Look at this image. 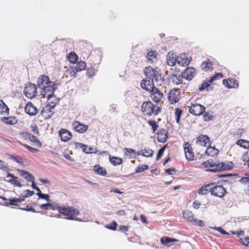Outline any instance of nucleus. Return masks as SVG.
I'll return each instance as SVG.
<instances>
[{
  "instance_id": "33",
  "label": "nucleus",
  "mask_w": 249,
  "mask_h": 249,
  "mask_svg": "<svg viewBox=\"0 0 249 249\" xmlns=\"http://www.w3.org/2000/svg\"><path fill=\"white\" fill-rule=\"evenodd\" d=\"M205 153L208 156L214 157L216 156L219 153V150L215 147L209 146L207 148Z\"/></svg>"
},
{
  "instance_id": "41",
  "label": "nucleus",
  "mask_w": 249,
  "mask_h": 249,
  "mask_svg": "<svg viewBox=\"0 0 249 249\" xmlns=\"http://www.w3.org/2000/svg\"><path fill=\"white\" fill-rule=\"evenodd\" d=\"M236 144L245 149L249 148V141L240 139L238 140L236 142Z\"/></svg>"
},
{
  "instance_id": "22",
  "label": "nucleus",
  "mask_w": 249,
  "mask_h": 249,
  "mask_svg": "<svg viewBox=\"0 0 249 249\" xmlns=\"http://www.w3.org/2000/svg\"><path fill=\"white\" fill-rule=\"evenodd\" d=\"M89 45H83L80 48V52L81 56L83 59H87L89 57L90 54V49Z\"/></svg>"
},
{
  "instance_id": "5",
  "label": "nucleus",
  "mask_w": 249,
  "mask_h": 249,
  "mask_svg": "<svg viewBox=\"0 0 249 249\" xmlns=\"http://www.w3.org/2000/svg\"><path fill=\"white\" fill-rule=\"evenodd\" d=\"M213 185L211 186V193L212 196L220 198L224 197L227 193L226 189L222 185H217L212 183Z\"/></svg>"
},
{
  "instance_id": "59",
  "label": "nucleus",
  "mask_w": 249,
  "mask_h": 249,
  "mask_svg": "<svg viewBox=\"0 0 249 249\" xmlns=\"http://www.w3.org/2000/svg\"><path fill=\"white\" fill-rule=\"evenodd\" d=\"M240 242L247 247H249V237L240 238L238 239Z\"/></svg>"
},
{
  "instance_id": "42",
  "label": "nucleus",
  "mask_w": 249,
  "mask_h": 249,
  "mask_svg": "<svg viewBox=\"0 0 249 249\" xmlns=\"http://www.w3.org/2000/svg\"><path fill=\"white\" fill-rule=\"evenodd\" d=\"M74 144L75 146L76 147V148L79 147L81 148L84 153L87 154V153H88V146L87 145L78 142H75Z\"/></svg>"
},
{
  "instance_id": "64",
  "label": "nucleus",
  "mask_w": 249,
  "mask_h": 249,
  "mask_svg": "<svg viewBox=\"0 0 249 249\" xmlns=\"http://www.w3.org/2000/svg\"><path fill=\"white\" fill-rule=\"evenodd\" d=\"M213 229H214L216 231H218L220 232L221 234L223 235H227L229 234V233L225 231L222 227H213Z\"/></svg>"
},
{
  "instance_id": "2",
  "label": "nucleus",
  "mask_w": 249,
  "mask_h": 249,
  "mask_svg": "<svg viewBox=\"0 0 249 249\" xmlns=\"http://www.w3.org/2000/svg\"><path fill=\"white\" fill-rule=\"evenodd\" d=\"M58 212L68 220H74L75 217L79 215L80 213L77 209L66 205L60 206Z\"/></svg>"
},
{
  "instance_id": "43",
  "label": "nucleus",
  "mask_w": 249,
  "mask_h": 249,
  "mask_svg": "<svg viewBox=\"0 0 249 249\" xmlns=\"http://www.w3.org/2000/svg\"><path fill=\"white\" fill-rule=\"evenodd\" d=\"M147 123L151 127L153 133H155L159 127V125L156 121L153 120H149L147 121Z\"/></svg>"
},
{
  "instance_id": "38",
  "label": "nucleus",
  "mask_w": 249,
  "mask_h": 249,
  "mask_svg": "<svg viewBox=\"0 0 249 249\" xmlns=\"http://www.w3.org/2000/svg\"><path fill=\"white\" fill-rule=\"evenodd\" d=\"M172 67H175L174 73H172V78H178L179 75H180V77H181V72L180 73V69L179 68H177V63L176 62L172 61Z\"/></svg>"
},
{
  "instance_id": "40",
  "label": "nucleus",
  "mask_w": 249,
  "mask_h": 249,
  "mask_svg": "<svg viewBox=\"0 0 249 249\" xmlns=\"http://www.w3.org/2000/svg\"><path fill=\"white\" fill-rule=\"evenodd\" d=\"M86 66L85 62L83 61H80L78 62L74 67L75 68L76 71L79 72L84 70L86 68Z\"/></svg>"
},
{
  "instance_id": "19",
  "label": "nucleus",
  "mask_w": 249,
  "mask_h": 249,
  "mask_svg": "<svg viewBox=\"0 0 249 249\" xmlns=\"http://www.w3.org/2000/svg\"><path fill=\"white\" fill-rule=\"evenodd\" d=\"M174 62H177L178 66L185 67L189 64L190 60L184 54L178 56Z\"/></svg>"
},
{
  "instance_id": "55",
  "label": "nucleus",
  "mask_w": 249,
  "mask_h": 249,
  "mask_svg": "<svg viewBox=\"0 0 249 249\" xmlns=\"http://www.w3.org/2000/svg\"><path fill=\"white\" fill-rule=\"evenodd\" d=\"M19 143L21 145H23L24 147L26 148L29 151H30L32 153H35L39 151V150L38 149L33 148L26 144H22L21 142Z\"/></svg>"
},
{
  "instance_id": "57",
  "label": "nucleus",
  "mask_w": 249,
  "mask_h": 249,
  "mask_svg": "<svg viewBox=\"0 0 249 249\" xmlns=\"http://www.w3.org/2000/svg\"><path fill=\"white\" fill-rule=\"evenodd\" d=\"M20 135L25 139L29 140L30 141L31 140V136L32 134L27 132H21Z\"/></svg>"
},
{
  "instance_id": "21",
  "label": "nucleus",
  "mask_w": 249,
  "mask_h": 249,
  "mask_svg": "<svg viewBox=\"0 0 249 249\" xmlns=\"http://www.w3.org/2000/svg\"><path fill=\"white\" fill-rule=\"evenodd\" d=\"M200 68L202 71L205 72L212 71L213 70V64L210 59L207 58L201 64Z\"/></svg>"
},
{
  "instance_id": "49",
  "label": "nucleus",
  "mask_w": 249,
  "mask_h": 249,
  "mask_svg": "<svg viewBox=\"0 0 249 249\" xmlns=\"http://www.w3.org/2000/svg\"><path fill=\"white\" fill-rule=\"evenodd\" d=\"M117 223L115 221H112L111 223L105 226V227L108 229L115 231L117 227Z\"/></svg>"
},
{
  "instance_id": "32",
  "label": "nucleus",
  "mask_w": 249,
  "mask_h": 249,
  "mask_svg": "<svg viewBox=\"0 0 249 249\" xmlns=\"http://www.w3.org/2000/svg\"><path fill=\"white\" fill-rule=\"evenodd\" d=\"M93 170L97 174L102 176H106L107 173L106 169L99 164L94 165Z\"/></svg>"
},
{
  "instance_id": "6",
  "label": "nucleus",
  "mask_w": 249,
  "mask_h": 249,
  "mask_svg": "<svg viewBox=\"0 0 249 249\" xmlns=\"http://www.w3.org/2000/svg\"><path fill=\"white\" fill-rule=\"evenodd\" d=\"M23 92L27 98L32 99L37 94V87L35 84L28 82L25 85Z\"/></svg>"
},
{
  "instance_id": "63",
  "label": "nucleus",
  "mask_w": 249,
  "mask_h": 249,
  "mask_svg": "<svg viewBox=\"0 0 249 249\" xmlns=\"http://www.w3.org/2000/svg\"><path fill=\"white\" fill-rule=\"evenodd\" d=\"M98 152V149L95 147H88V153L87 154H90L92 153H97Z\"/></svg>"
},
{
  "instance_id": "1",
  "label": "nucleus",
  "mask_w": 249,
  "mask_h": 249,
  "mask_svg": "<svg viewBox=\"0 0 249 249\" xmlns=\"http://www.w3.org/2000/svg\"><path fill=\"white\" fill-rule=\"evenodd\" d=\"M141 111L143 115L149 117L152 115H157L160 111V109L159 107L148 101H145L142 104Z\"/></svg>"
},
{
  "instance_id": "48",
  "label": "nucleus",
  "mask_w": 249,
  "mask_h": 249,
  "mask_svg": "<svg viewBox=\"0 0 249 249\" xmlns=\"http://www.w3.org/2000/svg\"><path fill=\"white\" fill-rule=\"evenodd\" d=\"M124 154L126 155H129V159H132L133 158L132 154H135L136 152L132 148H124Z\"/></svg>"
},
{
  "instance_id": "26",
  "label": "nucleus",
  "mask_w": 249,
  "mask_h": 249,
  "mask_svg": "<svg viewBox=\"0 0 249 249\" xmlns=\"http://www.w3.org/2000/svg\"><path fill=\"white\" fill-rule=\"evenodd\" d=\"M154 151L149 147H145L143 149H141L140 151L137 153V155H141L143 157L149 158L152 157L153 155Z\"/></svg>"
},
{
  "instance_id": "31",
  "label": "nucleus",
  "mask_w": 249,
  "mask_h": 249,
  "mask_svg": "<svg viewBox=\"0 0 249 249\" xmlns=\"http://www.w3.org/2000/svg\"><path fill=\"white\" fill-rule=\"evenodd\" d=\"M157 55L158 53L155 51L148 52L146 55L148 61L151 63L156 62L157 60Z\"/></svg>"
},
{
  "instance_id": "17",
  "label": "nucleus",
  "mask_w": 249,
  "mask_h": 249,
  "mask_svg": "<svg viewBox=\"0 0 249 249\" xmlns=\"http://www.w3.org/2000/svg\"><path fill=\"white\" fill-rule=\"evenodd\" d=\"M196 143L199 145L206 147L210 145V139L206 135L201 134L196 138Z\"/></svg>"
},
{
  "instance_id": "11",
  "label": "nucleus",
  "mask_w": 249,
  "mask_h": 249,
  "mask_svg": "<svg viewBox=\"0 0 249 249\" xmlns=\"http://www.w3.org/2000/svg\"><path fill=\"white\" fill-rule=\"evenodd\" d=\"M183 149L186 159L189 161L194 160L195 154L191 144L189 142H186L183 144Z\"/></svg>"
},
{
  "instance_id": "12",
  "label": "nucleus",
  "mask_w": 249,
  "mask_h": 249,
  "mask_svg": "<svg viewBox=\"0 0 249 249\" xmlns=\"http://www.w3.org/2000/svg\"><path fill=\"white\" fill-rule=\"evenodd\" d=\"M72 127L75 131L81 134L84 133L89 129L88 125H86L77 121H75L72 123Z\"/></svg>"
},
{
  "instance_id": "37",
  "label": "nucleus",
  "mask_w": 249,
  "mask_h": 249,
  "mask_svg": "<svg viewBox=\"0 0 249 249\" xmlns=\"http://www.w3.org/2000/svg\"><path fill=\"white\" fill-rule=\"evenodd\" d=\"M68 58L70 63L75 64L77 62L78 57L74 52H71L68 55Z\"/></svg>"
},
{
  "instance_id": "23",
  "label": "nucleus",
  "mask_w": 249,
  "mask_h": 249,
  "mask_svg": "<svg viewBox=\"0 0 249 249\" xmlns=\"http://www.w3.org/2000/svg\"><path fill=\"white\" fill-rule=\"evenodd\" d=\"M167 136V132L164 129H160L157 132V140L161 142H164L166 141Z\"/></svg>"
},
{
  "instance_id": "53",
  "label": "nucleus",
  "mask_w": 249,
  "mask_h": 249,
  "mask_svg": "<svg viewBox=\"0 0 249 249\" xmlns=\"http://www.w3.org/2000/svg\"><path fill=\"white\" fill-rule=\"evenodd\" d=\"M180 95V91L175 90L174 93H172V97H173L172 100H174L175 103L178 102L179 99Z\"/></svg>"
},
{
  "instance_id": "30",
  "label": "nucleus",
  "mask_w": 249,
  "mask_h": 249,
  "mask_svg": "<svg viewBox=\"0 0 249 249\" xmlns=\"http://www.w3.org/2000/svg\"><path fill=\"white\" fill-rule=\"evenodd\" d=\"M213 183L203 185L198 191V194L200 195H206L211 192V186Z\"/></svg>"
},
{
  "instance_id": "10",
  "label": "nucleus",
  "mask_w": 249,
  "mask_h": 249,
  "mask_svg": "<svg viewBox=\"0 0 249 249\" xmlns=\"http://www.w3.org/2000/svg\"><path fill=\"white\" fill-rule=\"evenodd\" d=\"M141 86L142 89L149 92L156 88L154 84L153 78L145 77L141 81Z\"/></svg>"
},
{
  "instance_id": "54",
  "label": "nucleus",
  "mask_w": 249,
  "mask_h": 249,
  "mask_svg": "<svg viewBox=\"0 0 249 249\" xmlns=\"http://www.w3.org/2000/svg\"><path fill=\"white\" fill-rule=\"evenodd\" d=\"M223 77V75L222 73H216L211 78V79H210V83H213L214 80L221 79Z\"/></svg>"
},
{
  "instance_id": "56",
  "label": "nucleus",
  "mask_w": 249,
  "mask_h": 249,
  "mask_svg": "<svg viewBox=\"0 0 249 249\" xmlns=\"http://www.w3.org/2000/svg\"><path fill=\"white\" fill-rule=\"evenodd\" d=\"M36 195L40 198L45 199L48 202L51 201L50 197L49 195L48 194H44L42 193H36Z\"/></svg>"
},
{
  "instance_id": "46",
  "label": "nucleus",
  "mask_w": 249,
  "mask_h": 249,
  "mask_svg": "<svg viewBox=\"0 0 249 249\" xmlns=\"http://www.w3.org/2000/svg\"><path fill=\"white\" fill-rule=\"evenodd\" d=\"M148 169V166L146 164H141L135 169L136 173H141Z\"/></svg>"
},
{
  "instance_id": "34",
  "label": "nucleus",
  "mask_w": 249,
  "mask_h": 249,
  "mask_svg": "<svg viewBox=\"0 0 249 249\" xmlns=\"http://www.w3.org/2000/svg\"><path fill=\"white\" fill-rule=\"evenodd\" d=\"M24 200V198L22 197L19 198H9V202L7 203V205L18 206V203H21Z\"/></svg>"
},
{
  "instance_id": "62",
  "label": "nucleus",
  "mask_w": 249,
  "mask_h": 249,
  "mask_svg": "<svg viewBox=\"0 0 249 249\" xmlns=\"http://www.w3.org/2000/svg\"><path fill=\"white\" fill-rule=\"evenodd\" d=\"M166 146H163L162 148H161L158 151L157 156V160H159L162 156L163 153L165 150Z\"/></svg>"
},
{
  "instance_id": "16",
  "label": "nucleus",
  "mask_w": 249,
  "mask_h": 249,
  "mask_svg": "<svg viewBox=\"0 0 249 249\" xmlns=\"http://www.w3.org/2000/svg\"><path fill=\"white\" fill-rule=\"evenodd\" d=\"M59 135L62 142H66L69 141L72 137V133L65 128H61L59 131Z\"/></svg>"
},
{
  "instance_id": "13",
  "label": "nucleus",
  "mask_w": 249,
  "mask_h": 249,
  "mask_svg": "<svg viewBox=\"0 0 249 249\" xmlns=\"http://www.w3.org/2000/svg\"><path fill=\"white\" fill-rule=\"evenodd\" d=\"M25 112L30 116H35L38 109L31 102H28L24 107Z\"/></svg>"
},
{
  "instance_id": "14",
  "label": "nucleus",
  "mask_w": 249,
  "mask_h": 249,
  "mask_svg": "<svg viewBox=\"0 0 249 249\" xmlns=\"http://www.w3.org/2000/svg\"><path fill=\"white\" fill-rule=\"evenodd\" d=\"M48 75L44 74L40 75L37 80V86L41 90L45 88L49 83L52 82Z\"/></svg>"
},
{
  "instance_id": "60",
  "label": "nucleus",
  "mask_w": 249,
  "mask_h": 249,
  "mask_svg": "<svg viewBox=\"0 0 249 249\" xmlns=\"http://www.w3.org/2000/svg\"><path fill=\"white\" fill-rule=\"evenodd\" d=\"M52 98H51L50 100H49L48 99V103L46 106H49L50 108H51L53 109H54V107L56 106V102L52 101Z\"/></svg>"
},
{
  "instance_id": "52",
  "label": "nucleus",
  "mask_w": 249,
  "mask_h": 249,
  "mask_svg": "<svg viewBox=\"0 0 249 249\" xmlns=\"http://www.w3.org/2000/svg\"><path fill=\"white\" fill-rule=\"evenodd\" d=\"M160 242L163 245H167L169 243L171 242V238L163 236L160 239Z\"/></svg>"
},
{
  "instance_id": "25",
  "label": "nucleus",
  "mask_w": 249,
  "mask_h": 249,
  "mask_svg": "<svg viewBox=\"0 0 249 249\" xmlns=\"http://www.w3.org/2000/svg\"><path fill=\"white\" fill-rule=\"evenodd\" d=\"M1 121L3 123L8 125H14L18 123V120L16 116L2 117Z\"/></svg>"
},
{
  "instance_id": "47",
  "label": "nucleus",
  "mask_w": 249,
  "mask_h": 249,
  "mask_svg": "<svg viewBox=\"0 0 249 249\" xmlns=\"http://www.w3.org/2000/svg\"><path fill=\"white\" fill-rule=\"evenodd\" d=\"M212 83H210V80L208 81H204L199 87V90L202 91L206 88L209 87Z\"/></svg>"
},
{
  "instance_id": "51",
  "label": "nucleus",
  "mask_w": 249,
  "mask_h": 249,
  "mask_svg": "<svg viewBox=\"0 0 249 249\" xmlns=\"http://www.w3.org/2000/svg\"><path fill=\"white\" fill-rule=\"evenodd\" d=\"M67 72L70 74L71 77H76V74L78 71H76L74 67H71L70 69L67 70Z\"/></svg>"
},
{
  "instance_id": "36",
  "label": "nucleus",
  "mask_w": 249,
  "mask_h": 249,
  "mask_svg": "<svg viewBox=\"0 0 249 249\" xmlns=\"http://www.w3.org/2000/svg\"><path fill=\"white\" fill-rule=\"evenodd\" d=\"M0 114L4 115H8L9 108L2 100H0Z\"/></svg>"
},
{
  "instance_id": "27",
  "label": "nucleus",
  "mask_w": 249,
  "mask_h": 249,
  "mask_svg": "<svg viewBox=\"0 0 249 249\" xmlns=\"http://www.w3.org/2000/svg\"><path fill=\"white\" fill-rule=\"evenodd\" d=\"M17 171L21 177L29 181L31 180L35 179L34 176L28 171L19 169H17Z\"/></svg>"
},
{
  "instance_id": "9",
  "label": "nucleus",
  "mask_w": 249,
  "mask_h": 249,
  "mask_svg": "<svg viewBox=\"0 0 249 249\" xmlns=\"http://www.w3.org/2000/svg\"><path fill=\"white\" fill-rule=\"evenodd\" d=\"M205 107L198 103H194L191 105L189 107V112L195 116H200L205 111Z\"/></svg>"
},
{
  "instance_id": "20",
  "label": "nucleus",
  "mask_w": 249,
  "mask_h": 249,
  "mask_svg": "<svg viewBox=\"0 0 249 249\" xmlns=\"http://www.w3.org/2000/svg\"><path fill=\"white\" fill-rule=\"evenodd\" d=\"M223 85L229 89L237 88L238 87V82L235 78H229L223 80Z\"/></svg>"
},
{
  "instance_id": "45",
  "label": "nucleus",
  "mask_w": 249,
  "mask_h": 249,
  "mask_svg": "<svg viewBox=\"0 0 249 249\" xmlns=\"http://www.w3.org/2000/svg\"><path fill=\"white\" fill-rule=\"evenodd\" d=\"M203 120L205 122H209L213 119L214 116L209 112H205L203 115Z\"/></svg>"
},
{
  "instance_id": "58",
  "label": "nucleus",
  "mask_w": 249,
  "mask_h": 249,
  "mask_svg": "<svg viewBox=\"0 0 249 249\" xmlns=\"http://www.w3.org/2000/svg\"><path fill=\"white\" fill-rule=\"evenodd\" d=\"M245 130L243 129H238L236 132H234L233 136L237 138H240L242 136Z\"/></svg>"
},
{
  "instance_id": "61",
  "label": "nucleus",
  "mask_w": 249,
  "mask_h": 249,
  "mask_svg": "<svg viewBox=\"0 0 249 249\" xmlns=\"http://www.w3.org/2000/svg\"><path fill=\"white\" fill-rule=\"evenodd\" d=\"M34 194V192L30 191L29 190H25L24 192V195L22 196V198H25L29 196H32Z\"/></svg>"
},
{
  "instance_id": "39",
  "label": "nucleus",
  "mask_w": 249,
  "mask_h": 249,
  "mask_svg": "<svg viewBox=\"0 0 249 249\" xmlns=\"http://www.w3.org/2000/svg\"><path fill=\"white\" fill-rule=\"evenodd\" d=\"M183 111L180 108H176L175 112V118L177 124H180V119L182 114Z\"/></svg>"
},
{
  "instance_id": "44",
  "label": "nucleus",
  "mask_w": 249,
  "mask_h": 249,
  "mask_svg": "<svg viewBox=\"0 0 249 249\" xmlns=\"http://www.w3.org/2000/svg\"><path fill=\"white\" fill-rule=\"evenodd\" d=\"M201 165L205 168L212 167L213 168H216V162H213V160H208L202 163Z\"/></svg>"
},
{
  "instance_id": "4",
  "label": "nucleus",
  "mask_w": 249,
  "mask_h": 249,
  "mask_svg": "<svg viewBox=\"0 0 249 249\" xmlns=\"http://www.w3.org/2000/svg\"><path fill=\"white\" fill-rule=\"evenodd\" d=\"M49 83L41 90V94L43 97H46L50 100L51 98H53V97L55 98L54 92L57 87L53 82L52 81Z\"/></svg>"
},
{
  "instance_id": "29",
  "label": "nucleus",
  "mask_w": 249,
  "mask_h": 249,
  "mask_svg": "<svg viewBox=\"0 0 249 249\" xmlns=\"http://www.w3.org/2000/svg\"><path fill=\"white\" fill-rule=\"evenodd\" d=\"M59 207L60 206L57 204H53L51 203L43 204L40 205V208L41 209L46 210L51 209L53 210H57L58 211H59Z\"/></svg>"
},
{
  "instance_id": "24",
  "label": "nucleus",
  "mask_w": 249,
  "mask_h": 249,
  "mask_svg": "<svg viewBox=\"0 0 249 249\" xmlns=\"http://www.w3.org/2000/svg\"><path fill=\"white\" fill-rule=\"evenodd\" d=\"M7 177H11L7 181L11 184L14 185L15 186H18L19 187H21V184L19 181V180L18 177H15L14 175L11 173H8Z\"/></svg>"
},
{
  "instance_id": "28",
  "label": "nucleus",
  "mask_w": 249,
  "mask_h": 249,
  "mask_svg": "<svg viewBox=\"0 0 249 249\" xmlns=\"http://www.w3.org/2000/svg\"><path fill=\"white\" fill-rule=\"evenodd\" d=\"M183 217L186 219L188 222L193 223V221H195L194 218L195 215L193 213L188 210H184L182 212Z\"/></svg>"
},
{
  "instance_id": "35",
  "label": "nucleus",
  "mask_w": 249,
  "mask_h": 249,
  "mask_svg": "<svg viewBox=\"0 0 249 249\" xmlns=\"http://www.w3.org/2000/svg\"><path fill=\"white\" fill-rule=\"evenodd\" d=\"M109 159L110 162L111 163L112 165L114 166H117L120 165L123 163V159L122 158L111 156V155L109 156Z\"/></svg>"
},
{
  "instance_id": "3",
  "label": "nucleus",
  "mask_w": 249,
  "mask_h": 249,
  "mask_svg": "<svg viewBox=\"0 0 249 249\" xmlns=\"http://www.w3.org/2000/svg\"><path fill=\"white\" fill-rule=\"evenodd\" d=\"M196 74V70L193 67H188L185 69L183 72H181V77L180 75L178 78H172V82L176 85L181 84L183 79L190 81L193 79Z\"/></svg>"
},
{
  "instance_id": "7",
  "label": "nucleus",
  "mask_w": 249,
  "mask_h": 249,
  "mask_svg": "<svg viewBox=\"0 0 249 249\" xmlns=\"http://www.w3.org/2000/svg\"><path fill=\"white\" fill-rule=\"evenodd\" d=\"M144 72L145 77L153 78V80L155 79L157 82L161 79L160 71L154 69L151 67H146Z\"/></svg>"
},
{
  "instance_id": "15",
  "label": "nucleus",
  "mask_w": 249,
  "mask_h": 249,
  "mask_svg": "<svg viewBox=\"0 0 249 249\" xmlns=\"http://www.w3.org/2000/svg\"><path fill=\"white\" fill-rule=\"evenodd\" d=\"M150 97L152 100L156 103H159L163 98L162 93L157 88L150 91Z\"/></svg>"
},
{
  "instance_id": "8",
  "label": "nucleus",
  "mask_w": 249,
  "mask_h": 249,
  "mask_svg": "<svg viewBox=\"0 0 249 249\" xmlns=\"http://www.w3.org/2000/svg\"><path fill=\"white\" fill-rule=\"evenodd\" d=\"M234 166L232 162L226 161L225 162H219L216 163V168L207 170V171L216 172L224 170H231Z\"/></svg>"
},
{
  "instance_id": "50",
  "label": "nucleus",
  "mask_w": 249,
  "mask_h": 249,
  "mask_svg": "<svg viewBox=\"0 0 249 249\" xmlns=\"http://www.w3.org/2000/svg\"><path fill=\"white\" fill-rule=\"evenodd\" d=\"M95 74V70L93 67L88 69L86 75L89 77H91L93 76Z\"/></svg>"
},
{
  "instance_id": "18",
  "label": "nucleus",
  "mask_w": 249,
  "mask_h": 249,
  "mask_svg": "<svg viewBox=\"0 0 249 249\" xmlns=\"http://www.w3.org/2000/svg\"><path fill=\"white\" fill-rule=\"evenodd\" d=\"M54 112V109L50 108L49 106H45L41 111L40 114L45 119L51 118Z\"/></svg>"
}]
</instances>
